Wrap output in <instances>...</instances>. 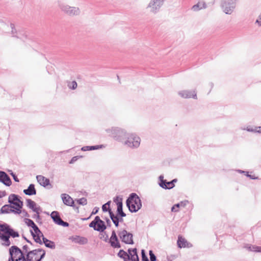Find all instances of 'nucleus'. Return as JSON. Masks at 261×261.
<instances>
[{
	"mask_svg": "<svg viewBox=\"0 0 261 261\" xmlns=\"http://www.w3.org/2000/svg\"><path fill=\"white\" fill-rule=\"evenodd\" d=\"M18 195L11 194L8 198L9 204H5L0 210V214H9L13 213L19 215L21 213V209L23 206V202Z\"/></svg>",
	"mask_w": 261,
	"mask_h": 261,
	"instance_id": "obj_1",
	"label": "nucleus"
},
{
	"mask_svg": "<svg viewBox=\"0 0 261 261\" xmlns=\"http://www.w3.org/2000/svg\"><path fill=\"white\" fill-rule=\"evenodd\" d=\"M126 205L132 213H137L142 206L139 196L136 193H130L126 200Z\"/></svg>",
	"mask_w": 261,
	"mask_h": 261,
	"instance_id": "obj_2",
	"label": "nucleus"
},
{
	"mask_svg": "<svg viewBox=\"0 0 261 261\" xmlns=\"http://www.w3.org/2000/svg\"><path fill=\"white\" fill-rule=\"evenodd\" d=\"M126 139V140L124 141V144L130 148H138L140 144L141 139L135 134H127Z\"/></svg>",
	"mask_w": 261,
	"mask_h": 261,
	"instance_id": "obj_3",
	"label": "nucleus"
},
{
	"mask_svg": "<svg viewBox=\"0 0 261 261\" xmlns=\"http://www.w3.org/2000/svg\"><path fill=\"white\" fill-rule=\"evenodd\" d=\"M104 233L106 235L105 239H103L105 242H108L110 244V246L113 248H121V245L115 230H112L110 239H109V236L106 232H104Z\"/></svg>",
	"mask_w": 261,
	"mask_h": 261,
	"instance_id": "obj_4",
	"label": "nucleus"
},
{
	"mask_svg": "<svg viewBox=\"0 0 261 261\" xmlns=\"http://www.w3.org/2000/svg\"><path fill=\"white\" fill-rule=\"evenodd\" d=\"M127 134L126 132L119 127H113L111 131L110 136L115 140L123 142L126 139Z\"/></svg>",
	"mask_w": 261,
	"mask_h": 261,
	"instance_id": "obj_5",
	"label": "nucleus"
},
{
	"mask_svg": "<svg viewBox=\"0 0 261 261\" xmlns=\"http://www.w3.org/2000/svg\"><path fill=\"white\" fill-rule=\"evenodd\" d=\"M118 235L122 243L126 244L133 245L134 244L133 240V234L123 229L122 231H117Z\"/></svg>",
	"mask_w": 261,
	"mask_h": 261,
	"instance_id": "obj_6",
	"label": "nucleus"
},
{
	"mask_svg": "<svg viewBox=\"0 0 261 261\" xmlns=\"http://www.w3.org/2000/svg\"><path fill=\"white\" fill-rule=\"evenodd\" d=\"M237 0H222L221 6L223 12L227 14H231L236 8Z\"/></svg>",
	"mask_w": 261,
	"mask_h": 261,
	"instance_id": "obj_7",
	"label": "nucleus"
},
{
	"mask_svg": "<svg viewBox=\"0 0 261 261\" xmlns=\"http://www.w3.org/2000/svg\"><path fill=\"white\" fill-rule=\"evenodd\" d=\"M0 230L10 238H15L19 237V232L6 223H0Z\"/></svg>",
	"mask_w": 261,
	"mask_h": 261,
	"instance_id": "obj_8",
	"label": "nucleus"
},
{
	"mask_svg": "<svg viewBox=\"0 0 261 261\" xmlns=\"http://www.w3.org/2000/svg\"><path fill=\"white\" fill-rule=\"evenodd\" d=\"M60 7L63 12L70 16L79 15L81 13L78 7H71L66 5H61Z\"/></svg>",
	"mask_w": 261,
	"mask_h": 261,
	"instance_id": "obj_9",
	"label": "nucleus"
},
{
	"mask_svg": "<svg viewBox=\"0 0 261 261\" xmlns=\"http://www.w3.org/2000/svg\"><path fill=\"white\" fill-rule=\"evenodd\" d=\"M50 216L55 224L65 227L69 226V223L64 221L61 219L59 212L56 211H53L50 214Z\"/></svg>",
	"mask_w": 261,
	"mask_h": 261,
	"instance_id": "obj_10",
	"label": "nucleus"
},
{
	"mask_svg": "<svg viewBox=\"0 0 261 261\" xmlns=\"http://www.w3.org/2000/svg\"><path fill=\"white\" fill-rule=\"evenodd\" d=\"M165 0H151L149 3L147 8H150V12L156 13L163 6Z\"/></svg>",
	"mask_w": 261,
	"mask_h": 261,
	"instance_id": "obj_11",
	"label": "nucleus"
},
{
	"mask_svg": "<svg viewBox=\"0 0 261 261\" xmlns=\"http://www.w3.org/2000/svg\"><path fill=\"white\" fill-rule=\"evenodd\" d=\"M69 240L72 242L80 245H85L88 242V240L87 238L77 235L70 236L69 238Z\"/></svg>",
	"mask_w": 261,
	"mask_h": 261,
	"instance_id": "obj_12",
	"label": "nucleus"
},
{
	"mask_svg": "<svg viewBox=\"0 0 261 261\" xmlns=\"http://www.w3.org/2000/svg\"><path fill=\"white\" fill-rule=\"evenodd\" d=\"M0 182L7 187L12 185V180L10 176L3 171H0Z\"/></svg>",
	"mask_w": 261,
	"mask_h": 261,
	"instance_id": "obj_13",
	"label": "nucleus"
},
{
	"mask_svg": "<svg viewBox=\"0 0 261 261\" xmlns=\"http://www.w3.org/2000/svg\"><path fill=\"white\" fill-rule=\"evenodd\" d=\"M36 179L37 181L39 183V184L44 187L46 188L47 186H49L50 187L48 189L52 188V185L50 184V181L49 178H46L42 175H37Z\"/></svg>",
	"mask_w": 261,
	"mask_h": 261,
	"instance_id": "obj_14",
	"label": "nucleus"
},
{
	"mask_svg": "<svg viewBox=\"0 0 261 261\" xmlns=\"http://www.w3.org/2000/svg\"><path fill=\"white\" fill-rule=\"evenodd\" d=\"M61 196L63 202L65 205L73 207V208L75 207L73 200L68 194L65 193L62 194Z\"/></svg>",
	"mask_w": 261,
	"mask_h": 261,
	"instance_id": "obj_15",
	"label": "nucleus"
},
{
	"mask_svg": "<svg viewBox=\"0 0 261 261\" xmlns=\"http://www.w3.org/2000/svg\"><path fill=\"white\" fill-rule=\"evenodd\" d=\"M177 247L179 248H190L192 246V245L188 242L184 238H183L181 235H179L178 236V239L177 241Z\"/></svg>",
	"mask_w": 261,
	"mask_h": 261,
	"instance_id": "obj_16",
	"label": "nucleus"
},
{
	"mask_svg": "<svg viewBox=\"0 0 261 261\" xmlns=\"http://www.w3.org/2000/svg\"><path fill=\"white\" fill-rule=\"evenodd\" d=\"M178 94L185 98H190L192 97L194 99H197L196 93L195 91L183 90L179 91Z\"/></svg>",
	"mask_w": 261,
	"mask_h": 261,
	"instance_id": "obj_17",
	"label": "nucleus"
},
{
	"mask_svg": "<svg viewBox=\"0 0 261 261\" xmlns=\"http://www.w3.org/2000/svg\"><path fill=\"white\" fill-rule=\"evenodd\" d=\"M97 231L100 232L101 235L104 233L105 230L107 229V226L103 221L100 219L99 216L98 217V222L97 223Z\"/></svg>",
	"mask_w": 261,
	"mask_h": 261,
	"instance_id": "obj_18",
	"label": "nucleus"
},
{
	"mask_svg": "<svg viewBox=\"0 0 261 261\" xmlns=\"http://www.w3.org/2000/svg\"><path fill=\"white\" fill-rule=\"evenodd\" d=\"M23 192L24 194L28 196L35 195L37 193L35 185L31 184L27 189H24Z\"/></svg>",
	"mask_w": 261,
	"mask_h": 261,
	"instance_id": "obj_19",
	"label": "nucleus"
},
{
	"mask_svg": "<svg viewBox=\"0 0 261 261\" xmlns=\"http://www.w3.org/2000/svg\"><path fill=\"white\" fill-rule=\"evenodd\" d=\"M30 232L35 242H41V238L43 234L40 229L36 232H33L32 229H30Z\"/></svg>",
	"mask_w": 261,
	"mask_h": 261,
	"instance_id": "obj_20",
	"label": "nucleus"
},
{
	"mask_svg": "<svg viewBox=\"0 0 261 261\" xmlns=\"http://www.w3.org/2000/svg\"><path fill=\"white\" fill-rule=\"evenodd\" d=\"M21 250L17 246H12L9 250V256L13 257V255H18L20 253H21Z\"/></svg>",
	"mask_w": 261,
	"mask_h": 261,
	"instance_id": "obj_21",
	"label": "nucleus"
},
{
	"mask_svg": "<svg viewBox=\"0 0 261 261\" xmlns=\"http://www.w3.org/2000/svg\"><path fill=\"white\" fill-rule=\"evenodd\" d=\"M113 201L117 205V209L123 207V198L122 196H116L113 198Z\"/></svg>",
	"mask_w": 261,
	"mask_h": 261,
	"instance_id": "obj_22",
	"label": "nucleus"
},
{
	"mask_svg": "<svg viewBox=\"0 0 261 261\" xmlns=\"http://www.w3.org/2000/svg\"><path fill=\"white\" fill-rule=\"evenodd\" d=\"M117 256L123 259V261H130L129 255L123 249H120L117 253Z\"/></svg>",
	"mask_w": 261,
	"mask_h": 261,
	"instance_id": "obj_23",
	"label": "nucleus"
},
{
	"mask_svg": "<svg viewBox=\"0 0 261 261\" xmlns=\"http://www.w3.org/2000/svg\"><path fill=\"white\" fill-rule=\"evenodd\" d=\"M103 147V145H92V146H85L81 148V150L83 151H91L97 150Z\"/></svg>",
	"mask_w": 261,
	"mask_h": 261,
	"instance_id": "obj_24",
	"label": "nucleus"
},
{
	"mask_svg": "<svg viewBox=\"0 0 261 261\" xmlns=\"http://www.w3.org/2000/svg\"><path fill=\"white\" fill-rule=\"evenodd\" d=\"M206 8V4L205 2H203L202 3L198 2L197 4L194 5L192 6L191 9L193 11L196 12L202 9H205Z\"/></svg>",
	"mask_w": 261,
	"mask_h": 261,
	"instance_id": "obj_25",
	"label": "nucleus"
},
{
	"mask_svg": "<svg viewBox=\"0 0 261 261\" xmlns=\"http://www.w3.org/2000/svg\"><path fill=\"white\" fill-rule=\"evenodd\" d=\"M0 239L4 242V243H2L3 246L8 247L11 245L10 237L7 234H4L3 235L0 236Z\"/></svg>",
	"mask_w": 261,
	"mask_h": 261,
	"instance_id": "obj_26",
	"label": "nucleus"
},
{
	"mask_svg": "<svg viewBox=\"0 0 261 261\" xmlns=\"http://www.w3.org/2000/svg\"><path fill=\"white\" fill-rule=\"evenodd\" d=\"M171 182L170 181H168L166 179L165 180H163L161 184H160V187L162 188L165 190H170L172 189Z\"/></svg>",
	"mask_w": 261,
	"mask_h": 261,
	"instance_id": "obj_27",
	"label": "nucleus"
},
{
	"mask_svg": "<svg viewBox=\"0 0 261 261\" xmlns=\"http://www.w3.org/2000/svg\"><path fill=\"white\" fill-rule=\"evenodd\" d=\"M10 27L11 28V29H12V31H11V33L12 34H13V37H16L17 38H20L21 39H22V38L24 37L25 38H26L27 37V35L25 34V33H23L22 35V37H20V36H17V35H14L15 34H16L17 33V31L15 28V25L14 23H11L10 24Z\"/></svg>",
	"mask_w": 261,
	"mask_h": 261,
	"instance_id": "obj_28",
	"label": "nucleus"
},
{
	"mask_svg": "<svg viewBox=\"0 0 261 261\" xmlns=\"http://www.w3.org/2000/svg\"><path fill=\"white\" fill-rule=\"evenodd\" d=\"M27 206L32 211L36 210L35 206H37L36 203L31 199H27Z\"/></svg>",
	"mask_w": 261,
	"mask_h": 261,
	"instance_id": "obj_29",
	"label": "nucleus"
},
{
	"mask_svg": "<svg viewBox=\"0 0 261 261\" xmlns=\"http://www.w3.org/2000/svg\"><path fill=\"white\" fill-rule=\"evenodd\" d=\"M98 216H96L95 217L94 220L92 221L89 224V226L91 228H93L94 230L97 231V223L98 222Z\"/></svg>",
	"mask_w": 261,
	"mask_h": 261,
	"instance_id": "obj_30",
	"label": "nucleus"
},
{
	"mask_svg": "<svg viewBox=\"0 0 261 261\" xmlns=\"http://www.w3.org/2000/svg\"><path fill=\"white\" fill-rule=\"evenodd\" d=\"M248 249L250 251L255 252H260L261 246H257L256 245H250L248 247Z\"/></svg>",
	"mask_w": 261,
	"mask_h": 261,
	"instance_id": "obj_31",
	"label": "nucleus"
},
{
	"mask_svg": "<svg viewBox=\"0 0 261 261\" xmlns=\"http://www.w3.org/2000/svg\"><path fill=\"white\" fill-rule=\"evenodd\" d=\"M110 218L116 227H118L119 225V222L115 218V215L114 213L110 214Z\"/></svg>",
	"mask_w": 261,
	"mask_h": 261,
	"instance_id": "obj_32",
	"label": "nucleus"
},
{
	"mask_svg": "<svg viewBox=\"0 0 261 261\" xmlns=\"http://www.w3.org/2000/svg\"><path fill=\"white\" fill-rule=\"evenodd\" d=\"M45 246L46 247L51 249H54L56 248L55 243L50 240H49L47 243H45Z\"/></svg>",
	"mask_w": 261,
	"mask_h": 261,
	"instance_id": "obj_33",
	"label": "nucleus"
},
{
	"mask_svg": "<svg viewBox=\"0 0 261 261\" xmlns=\"http://www.w3.org/2000/svg\"><path fill=\"white\" fill-rule=\"evenodd\" d=\"M101 208H102V211H103V212H104V213L108 212L109 213V216H110V214H111L112 213H113L111 207H108V206H107L106 204H103L102 205Z\"/></svg>",
	"mask_w": 261,
	"mask_h": 261,
	"instance_id": "obj_34",
	"label": "nucleus"
},
{
	"mask_svg": "<svg viewBox=\"0 0 261 261\" xmlns=\"http://www.w3.org/2000/svg\"><path fill=\"white\" fill-rule=\"evenodd\" d=\"M127 252L128 253H127L129 255V256L132 257V255H137V253H138L137 249L136 248H129L127 250Z\"/></svg>",
	"mask_w": 261,
	"mask_h": 261,
	"instance_id": "obj_35",
	"label": "nucleus"
},
{
	"mask_svg": "<svg viewBox=\"0 0 261 261\" xmlns=\"http://www.w3.org/2000/svg\"><path fill=\"white\" fill-rule=\"evenodd\" d=\"M142 261H149V259L146 254V251L144 249H142L141 251Z\"/></svg>",
	"mask_w": 261,
	"mask_h": 261,
	"instance_id": "obj_36",
	"label": "nucleus"
},
{
	"mask_svg": "<svg viewBox=\"0 0 261 261\" xmlns=\"http://www.w3.org/2000/svg\"><path fill=\"white\" fill-rule=\"evenodd\" d=\"M77 202L80 205H85L87 203V200L86 198L82 197L77 199Z\"/></svg>",
	"mask_w": 261,
	"mask_h": 261,
	"instance_id": "obj_37",
	"label": "nucleus"
},
{
	"mask_svg": "<svg viewBox=\"0 0 261 261\" xmlns=\"http://www.w3.org/2000/svg\"><path fill=\"white\" fill-rule=\"evenodd\" d=\"M24 221L27 225L30 227H33V225L35 224L34 222L32 220L29 218H24Z\"/></svg>",
	"mask_w": 261,
	"mask_h": 261,
	"instance_id": "obj_38",
	"label": "nucleus"
},
{
	"mask_svg": "<svg viewBox=\"0 0 261 261\" xmlns=\"http://www.w3.org/2000/svg\"><path fill=\"white\" fill-rule=\"evenodd\" d=\"M116 214H118L120 217H122L123 218L126 217V214L123 212V207L117 209Z\"/></svg>",
	"mask_w": 261,
	"mask_h": 261,
	"instance_id": "obj_39",
	"label": "nucleus"
},
{
	"mask_svg": "<svg viewBox=\"0 0 261 261\" xmlns=\"http://www.w3.org/2000/svg\"><path fill=\"white\" fill-rule=\"evenodd\" d=\"M32 218L33 219H36V221L38 223V224H42V219L40 216V214H34L32 216Z\"/></svg>",
	"mask_w": 261,
	"mask_h": 261,
	"instance_id": "obj_40",
	"label": "nucleus"
},
{
	"mask_svg": "<svg viewBox=\"0 0 261 261\" xmlns=\"http://www.w3.org/2000/svg\"><path fill=\"white\" fill-rule=\"evenodd\" d=\"M149 255L150 257L149 261H156V256H155L152 250H150L149 251Z\"/></svg>",
	"mask_w": 261,
	"mask_h": 261,
	"instance_id": "obj_41",
	"label": "nucleus"
},
{
	"mask_svg": "<svg viewBox=\"0 0 261 261\" xmlns=\"http://www.w3.org/2000/svg\"><path fill=\"white\" fill-rule=\"evenodd\" d=\"M42 250H43L42 248H38V249H34V250H33L31 251H29V252H27V253H28L30 255L32 254L34 255H36L38 254V253L41 252V251H42Z\"/></svg>",
	"mask_w": 261,
	"mask_h": 261,
	"instance_id": "obj_42",
	"label": "nucleus"
},
{
	"mask_svg": "<svg viewBox=\"0 0 261 261\" xmlns=\"http://www.w3.org/2000/svg\"><path fill=\"white\" fill-rule=\"evenodd\" d=\"M8 172L12 176L15 182H18L19 181V179L18 178L17 175L14 172H13L12 170H9Z\"/></svg>",
	"mask_w": 261,
	"mask_h": 261,
	"instance_id": "obj_43",
	"label": "nucleus"
},
{
	"mask_svg": "<svg viewBox=\"0 0 261 261\" xmlns=\"http://www.w3.org/2000/svg\"><path fill=\"white\" fill-rule=\"evenodd\" d=\"M68 86L70 89L74 90L77 88V84L75 81H73L71 82L69 84H68Z\"/></svg>",
	"mask_w": 261,
	"mask_h": 261,
	"instance_id": "obj_44",
	"label": "nucleus"
},
{
	"mask_svg": "<svg viewBox=\"0 0 261 261\" xmlns=\"http://www.w3.org/2000/svg\"><path fill=\"white\" fill-rule=\"evenodd\" d=\"M179 204L178 203L174 204L171 207V212H177L179 211V208L180 207Z\"/></svg>",
	"mask_w": 261,
	"mask_h": 261,
	"instance_id": "obj_45",
	"label": "nucleus"
},
{
	"mask_svg": "<svg viewBox=\"0 0 261 261\" xmlns=\"http://www.w3.org/2000/svg\"><path fill=\"white\" fill-rule=\"evenodd\" d=\"M41 238H42V240H41V242H40H40L37 241V242H35L40 245H42L43 244H44L45 245V243H47V242L49 241V240L48 239H47L46 237H45L44 235H43V236H42Z\"/></svg>",
	"mask_w": 261,
	"mask_h": 261,
	"instance_id": "obj_46",
	"label": "nucleus"
},
{
	"mask_svg": "<svg viewBox=\"0 0 261 261\" xmlns=\"http://www.w3.org/2000/svg\"><path fill=\"white\" fill-rule=\"evenodd\" d=\"M82 156H74L71 158V159L69 161V163L71 164H73L75 161H76L79 159L81 158Z\"/></svg>",
	"mask_w": 261,
	"mask_h": 261,
	"instance_id": "obj_47",
	"label": "nucleus"
},
{
	"mask_svg": "<svg viewBox=\"0 0 261 261\" xmlns=\"http://www.w3.org/2000/svg\"><path fill=\"white\" fill-rule=\"evenodd\" d=\"M130 261H139V257L138 255V253L137 255H132V257H130Z\"/></svg>",
	"mask_w": 261,
	"mask_h": 261,
	"instance_id": "obj_48",
	"label": "nucleus"
},
{
	"mask_svg": "<svg viewBox=\"0 0 261 261\" xmlns=\"http://www.w3.org/2000/svg\"><path fill=\"white\" fill-rule=\"evenodd\" d=\"M179 204L180 206L185 207L188 203H189V201L187 200H185L184 201H181L178 203Z\"/></svg>",
	"mask_w": 261,
	"mask_h": 261,
	"instance_id": "obj_49",
	"label": "nucleus"
},
{
	"mask_svg": "<svg viewBox=\"0 0 261 261\" xmlns=\"http://www.w3.org/2000/svg\"><path fill=\"white\" fill-rule=\"evenodd\" d=\"M245 175L247 177H249L251 179H256L258 178V177H256L254 175H252L249 174V172H248V171L246 172Z\"/></svg>",
	"mask_w": 261,
	"mask_h": 261,
	"instance_id": "obj_50",
	"label": "nucleus"
},
{
	"mask_svg": "<svg viewBox=\"0 0 261 261\" xmlns=\"http://www.w3.org/2000/svg\"><path fill=\"white\" fill-rule=\"evenodd\" d=\"M105 220L106 222V226H107V227H111L112 226V224H111V221L110 220L107 218V217H105Z\"/></svg>",
	"mask_w": 261,
	"mask_h": 261,
	"instance_id": "obj_51",
	"label": "nucleus"
},
{
	"mask_svg": "<svg viewBox=\"0 0 261 261\" xmlns=\"http://www.w3.org/2000/svg\"><path fill=\"white\" fill-rule=\"evenodd\" d=\"M42 254L40 255V257L38 258V260L41 261L45 256L46 252L43 249L42 251H41Z\"/></svg>",
	"mask_w": 261,
	"mask_h": 261,
	"instance_id": "obj_52",
	"label": "nucleus"
},
{
	"mask_svg": "<svg viewBox=\"0 0 261 261\" xmlns=\"http://www.w3.org/2000/svg\"><path fill=\"white\" fill-rule=\"evenodd\" d=\"M35 209H36V210H34L33 211L34 212L36 213V214H40V212H42V209L40 206H36Z\"/></svg>",
	"mask_w": 261,
	"mask_h": 261,
	"instance_id": "obj_53",
	"label": "nucleus"
},
{
	"mask_svg": "<svg viewBox=\"0 0 261 261\" xmlns=\"http://www.w3.org/2000/svg\"><path fill=\"white\" fill-rule=\"evenodd\" d=\"M115 218L116 219L119 221V222H123V218L121 217H120V216H119L118 214H116L115 215Z\"/></svg>",
	"mask_w": 261,
	"mask_h": 261,
	"instance_id": "obj_54",
	"label": "nucleus"
},
{
	"mask_svg": "<svg viewBox=\"0 0 261 261\" xmlns=\"http://www.w3.org/2000/svg\"><path fill=\"white\" fill-rule=\"evenodd\" d=\"M99 207H95L93 208V211H92V213H91V215H95V214H96L97 213H98V211H99Z\"/></svg>",
	"mask_w": 261,
	"mask_h": 261,
	"instance_id": "obj_55",
	"label": "nucleus"
},
{
	"mask_svg": "<svg viewBox=\"0 0 261 261\" xmlns=\"http://www.w3.org/2000/svg\"><path fill=\"white\" fill-rule=\"evenodd\" d=\"M25 258L27 259V260H28V261H33V256H31V255L30 254H29L28 253H27V254H26Z\"/></svg>",
	"mask_w": 261,
	"mask_h": 261,
	"instance_id": "obj_56",
	"label": "nucleus"
},
{
	"mask_svg": "<svg viewBox=\"0 0 261 261\" xmlns=\"http://www.w3.org/2000/svg\"><path fill=\"white\" fill-rule=\"evenodd\" d=\"M19 254H20V255L17 257L18 260L22 261L24 258H25V256L22 251H21V253H20Z\"/></svg>",
	"mask_w": 261,
	"mask_h": 261,
	"instance_id": "obj_57",
	"label": "nucleus"
},
{
	"mask_svg": "<svg viewBox=\"0 0 261 261\" xmlns=\"http://www.w3.org/2000/svg\"><path fill=\"white\" fill-rule=\"evenodd\" d=\"M22 238L24 239L27 243H29L31 245H33V243L29 239H28L24 234H22Z\"/></svg>",
	"mask_w": 261,
	"mask_h": 261,
	"instance_id": "obj_58",
	"label": "nucleus"
},
{
	"mask_svg": "<svg viewBox=\"0 0 261 261\" xmlns=\"http://www.w3.org/2000/svg\"><path fill=\"white\" fill-rule=\"evenodd\" d=\"M21 213L23 214V216L25 217H30V215L28 214V212L25 210H21Z\"/></svg>",
	"mask_w": 261,
	"mask_h": 261,
	"instance_id": "obj_59",
	"label": "nucleus"
},
{
	"mask_svg": "<svg viewBox=\"0 0 261 261\" xmlns=\"http://www.w3.org/2000/svg\"><path fill=\"white\" fill-rule=\"evenodd\" d=\"M31 228L33 229V232H36L39 229V227L35 223L34 224L33 227H31Z\"/></svg>",
	"mask_w": 261,
	"mask_h": 261,
	"instance_id": "obj_60",
	"label": "nucleus"
},
{
	"mask_svg": "<svg viewBox=\"0 0 261 261\" xmlns=\"http://www.w3.org/2000/svg\"><path fill=\"white\" fill-rule=\"evenodd\" d=\"M31 228L33 229V232H36L39 229V227L35 223L34 224L33 227H31Z\"/></svg>",
	"mask_w": 261,
	"mask_h": 261,
	"instance_id": "obj_61",
	"label": "nucleus"
},
{
	"mask_svg": "<svg viewBox=\"0 0 261 261\" xmlns=\"http://www.w3.org/2000/svg\"><path fill=\"white\" fill-rule=\"evenodd\" d=\"M7 193L5 191H0V199L6 196Z\"/></svg>",
	"mask_w": 261,
	"mask_h": 261,
	"instance_id": "obj_62",
	"label": "nucleus"
},
{
	"mask_svg": "<svg viewBox=\"0 0 261 261\" xmlns=\"http://www.w3.org/2000/svg\"><path fill=\"white\" fill-rule=\"evenodd\" d=\"M165 179H164V176L163 175H161L159 177V185L161 184L162 181L163 180H165Z\"/></svg>",
	"mask_w": 261,
	"mask_h": 261,
	"instance_id": "obj_63",
	"label": "nucleus"
},
{
	"mask_svg": "<svg viewBox=\"0 0 261 261\" xmlns=\"http://www.w3.org/2000/svg\"><path fill=\"white\" fill-rule=\"evenodd\" d=\"M258 18L259 20L257 19L255 22L257 23L259 26H261V13L259 15Z\"/></svg>",
	"mask_w": 261,
	"mask_h": 261,
	"instance_id": "obj_64",
	"label": "nucleus"
}]
</instances>
